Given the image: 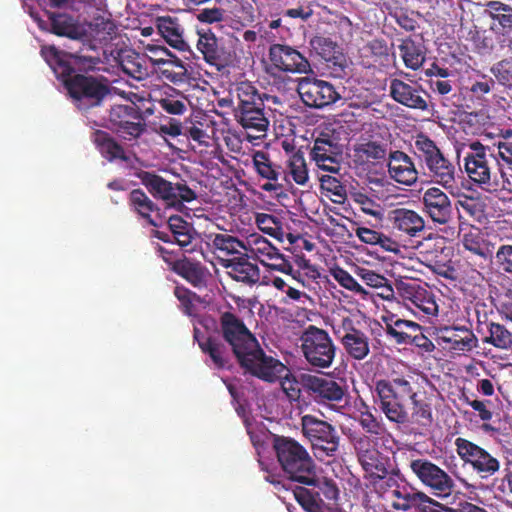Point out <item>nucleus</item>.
<instances>
[{"label":"nucleus","mask_w":512,"mask_h":512,"mask_svg":"<svg viewBox=\"0 0 512 512\" xmlns=\"http://www.w3.org/2000/svg\"><path fill=\"white\" fill-rule=\"evenodd\" d=\"M221 326L224 338L239 363L252 375L270 383L276 382L283 375H288V367L279 359L265 354L254 335L235 315L223 313Z\"/></svg>","instance_id":"nucleus-1"},{"label":"nucleus","mask_w":512,"mask_h":512,"mask_svg":"<svg viewBox=\"0 0 512 512\" xmlns=\"http://www.w3.org/2000/svg\"><path fill=\"white\" fill-rule=\"evenodd\" d=\"M41 55L56 77L61 78L65 87L79 109L98 105L108 93L107 82L83 75L71 76L73 71L69 58L74 57L56 49L54 46H43Z\"/></svg>","instance_id":"nucleus-2"},{"label":"nucleus","mask_w":512,"mask_h":512,"mask_svg":"<svg viewBox=\"0 0 512 512\" xmlns=\"http://www.w3.org/2000/svg\"><path fill=\"white\" fill-rule=\"evenodd\" d=\"M464 157V168L469 179L487 192L511 191L512 182L497 161L495 151L479 141L469 144Z\"/></svg>","instance_id":"nucleus-3"},{"label":"nucleus","mask_w":512,"mask_h":512,"mask_svg":"<svg viewBox=\"0 0 512 512\" xmlns=\"http://www.w3.org/2000/svg\"><path fill=\"white\" fill-rule=\"evenodd\" d=\"M416 384V377L412 374L394 376L391 379L376 381L374 387L375 399L380 410L386 418L397 424H404L408 413L402 399L412 392V385Z\"/></svg>","instance_id":"nucleus-4"},{"label":"nucleus","mask_w":512,"mask_h":512,"mask_svg":"<svg viewBox=\"0 0 512 512\" xmlns=\"http://www.w3.org/2000/svg\"><path fill=\"white\" fill-rule=\"evenodd\" d=\"M274 449L281 467L291 480L299 483L313 480V460L298 442L291 438L277 437Z\"/></svg>","instance_id":"nucleus-5"},{"label":"nucleus","mask_w":512,"mask_h":512,"mask_svg":"<svg viewBox=\"0 0 512 512\" xmlns=\"http://www.w3.org/2000/svg\"><path fill=\"white\" fill-rule=\"evenodd\" d=\"M414 147L435 183L449 190L456 186V168L428 136L415 137Z\"/></svg>","instance_id":"nucleus-6"},{"label":"nucleus","mask_w":512,"mask_h":512,"mask_svg":"<svg viewBox=\"0 0 512 512\" xmlns=\"http://www.w3.org/2000/svg\"><path fill=\"white\" fill-rule=\"evenodd\" d=\"M301 350L306 361L314 368H329L336 355V346L329 334L310 326L301 337Z\"/></svg>","instance_id":"nucleus-7"},{"label":"nucleus","mask_w":512,"mask_h":512,"mask_svg":"<svg viewBox=\"0 0 512 512\" xmlns=\"http://www.w3.org/2000/svg\"><path fill=\"white\" fill-rule=\"evenodd\" d=\"M301 425L302 432L310 441L318 459L335 454L339 446V436L331 424L307 414L301 418Z\"/></svg>","instance_id":"nucleus-8"},{"label":"nucleus","mask_w":512,"mask_h":512,"mask_svg":"<svg viewBox=\"0 0 512 512\" xmlns=\"http://www.w3.org/2000/svg\"><path fill=\"white\" fill-rule=\"evenodd\" d=\"M409 467L416 478L432 492V495L445 499L452 494L455 483L452 477L435 463L424 458L412 459Z\"/></svg>","instance_id":"nucleus-9"},{"label":"nucleus","mask_w":512,"mask_h":512,"mask_svg":"<svg viewBox=\"0 0 512 512\" xmlns=\"http://www.w3.org/2000/svg\"><path fill=\"white\" fill-rule=\"evenodd\" d=\"M454 445L459 458L464 464L471 466L481 479H488L500 470V461L474 442L457 437Z\"/></svg>","instance_id":"nucleus-10"},{"label":"nucleus","mask_w":512,"mask_h":512,"mask_svg":"<svg viewBox=\"0 0 512 512\" xmlns=\"http://www.w3.org/2000/svg\"><path fill=\"white\" fill-rule=\"evenodd\" d=\"M310 488L296 487L292 490L294 498L307 512H324L325 504L321 495L327 500H336L338 488L332 480L317 477L313 470V480L305 483Z\"/></svg>","instance_id":"nucleus-11"},{"label":"nucleus","mask_w":512,"mask_h":512,"mask_svg":"<svg viewBox=\"0 0 512 512\" xmlns=\"http://www.w3.org/2000/svg\"><path fill=\"white\" fill-rule=\"evenodd\" d=\"M333 328L335 335L351 358L363 360L369 355V338L366 333L355 326L352 318L349 316L342 317Z\"/></svg>","instance_id":"nucleus-12"},{"label":"nucleus","mask_w":512,"mask_h":512,"mask_svg":"<svg viewBox=\"0 0 512 512\" xmlns=\"http://www.w3.org/2000/svg\"><path fill=\"white\" fill-rule=\"evenodd\" d=\"M342 145L332 136L321 134L310 150L311 160L324 171L337 173L342 159Z\"/></svg>","instance_id":"nucleus-13"},{"label":"nucleus","mask_w":512,"mask_h":512,"mask_svg":"<svg viewBox=\"0 0 512 512\" xmlns=\"http://www.w3.org/2000/svg\"><path fill=\"white\" fill-rule=\"evenodd\" d=\"M297 91L305 105L314 108L328 106L340 98L332 84L309 77L299 80Z\"/></svg>","instance_id":"nucleus-14"},{"label":"nucleus","mask_w":512,"mask_h":512,"mask_svg":"<svg viewBox=\"0 0 512 512\" xmlns=\"http://www.w3.org/2000/svg\"><path fill=\"white\" fill-rule=\"evenodd\" d=\"M269 61L272 68L282 72L298 74H309L312 72L307 58L288 45H271L269 48Z\"/></svg>","instance_id":"nucleus-15"},{"label":"nucleus","mask_w":512,"mask_h":512,"mask_svg":"<svg viewBox=\"0 0 512 512\" xmlns=\"http://www.w3.org/2000/svg\"><path fill=\"white\" fill-rule=\"evenodd\" d=\"M351 151V159L355 166L368 171L386 159L388 145L361 135L352 145Z\"/></svg>","instance_id":"nucleus-16"},{"label":"nucleus","mask_w":512,"mask_h":512,"mask_svg":"<svg viewBox=\"0 0 512 512\" xmlns=\"http://www.w3.org/2000/svg\"><path fill=\"white\" fill-rule=\"evenodd\" d=\"M420 203L423 212L437 224H447L453 214L452 202L448 195L436 186L422 189Z\"/></svg>","instance_id":"nucleus-17"},{"label":"nucleus","mask_w":512,"mask_h":512,"mask_svg":"<svg viewBox=\"0 0 512 512\" xmlns=\"http://www.w3.org/2000/svg\"><path fill=\"white\" fill-rule=\"evenodd\" d=\"M402 296L406 307L419 319L431 318L438 314V305L433 294L417 284L403 287Z\"/></svg>","instance_id":"nucleus-18"},{"label":"nucleus","mask_w":512,"mask_h":512,"mask_svg":"<svg viewBox=\"0 0 512 512\" xmlns=\"http://www.w3.org/2000/svg\"><path fill=\"white\" fill-rule=\"evenodd\" d=\"M359 462L367 476L374 480L384 479L388 474L389 458L382 455L368 438L356 444Z\"/></svg>","instance_id":"nucleus-19"},{"label":"nucleus","mask_w":512,"mask_h":512,"mask_svg":"<svg viewBox=\"0 0 512 512\" xmlns=\"http://www.w3.org/2000/svg\"><path fill=\"white\" fill-rule=\"evenodd\" d=\"M389 92L392 99L403 106L421 111L428 109L426 92L416 82L406 83L400 79H392Z\"/></svg>","instance_id":"nucleus-20"},{"label":"nucleus","mask_w":512,"mask_h":512,"mask_svg":"<svg viewBox=\"0 0 512 512\" xmlns=\"http://www.w3.org/2000/svg\"><path fill=\"white\" fill-rule=\"evenodd\" d=\"M388 174L395 182L413 186L418 180V171L410 156L402 151H392L388 155Z\"/></svg>","instance_id":"nucleus-21"},{"label":"nucleus","mask_w":512,"mask_h":512,"mask_svg":"<svg viewBox=\"0 0 512 512\" xmlns=\"http://www.w3.org/2000/svg\"><path fill=\"white\" fill-rule=\"evenodd\" d=\"M392 494L396 499L393 503V507L403 512L412 510L415 512H423L431 498L425 492L407 486L398 487L392 491Z\"/></svg>","instance_id":"nucleus-22"},{"label":"nucleus","mask_w":512,"mask_h":512,"mask_svg":"<svg viewBox=\"0 0 512 512\" xmlns=\"http://www.w3.org/2000/svg\"><path fill=\"white\" fill-rule=\"evenodd\" d=\"M237 121L247 132V138L251 141L260 139L266 135L269 120L264 112V106L238 112Z\"/></svg>","instance_id":"nucleus-23"},{"label":"nucleus","mask_w":512,"mask_h":512,"mask_svg":"<svg viewBox=\"0 0 512 512\" xmlns=\"http://www.w3.org/2000/svg\"><path fill=\"white\" fill-rule=\"evenodd\" d=\"M305 384L314 398L322 403L339 402L345 394L342 386L330 379L308 376Z\"/></svg>","instance_id":"nucleus-24"},{"label":"nucleus","mask_w":512,"mask_h":512,"mask_svg":"<svg viewBox=\"0 0 512 512\" xmlns=\"http://www.w3.org/2000/svg\"><path fill=\"white\" fill-rule=\"evenodd\" d=\"M139 178L155 198H159L164 202L166 208L172 209L175 206L176 196L174 192L176 188L174 184L154 173L146 171L141 172Z\"/></svg>","instance_id":"nucleus-25"},{"label":"nucleus","mask_w":512,"mask_h":512,"mask_svg":"<svg viewBox=\"0 0 512 512\" xmlns=\"http://www.w3.org/2000/svg\"><path fill=\"white\" fill-rule=\"evenodd\" d=\"M388 221L394 229L410 236H415L425 227V222L422 216H420L416 211L406 208L391 210L388 213Z\"/></svg>","instance_id":"nucleus-26"},{"label":"nucleus","mask_w":512,"mask_h":512,"mask_svg":"<svg viewBox=\"0 0 512 512\" xmlns=\"http://www.w3.org/2000/svg\"><path fill=\"white\" fill-rule=\"evenodd\" d=\"M441 340L456 352H469L478 346L475 334L464 326L445 328Z\"/></svg>","instance_id":"nucleus-27"},{"label":"nucleus","mask_w":512,"mask_h":512,"mask_svg":"<svg viewBox=\"0 0 512 512\" xmlns=\"http://www.w3.org/2000/svg\"><path fill=\"white\" fill-rule=\"evenodd\" d=\"M130 204L142 218L153 226H161L164 217L153 201L140 189H134L129 196Z\"/></svg>","instance_id":"nucleus-28"},{"label":"nucleus","mask_w":512,"mask_h":512,"mask_svg":"<svg viewBox=\"0 0 512 512\" xmlns=\"http://www.w3.org/2000/svg\"><path fill=\"white\" fill-rule=\"evenodd\" d=\"M168 226L172 237L177 244L185 249L186 252L194 251L197 245V233L194 228L179 216L170 215L168 217Z\"/></svg>","instance_id":"nucleus-29"},{"label":"nucleus","mask_w":512,"mask_h":512,"mask_svg":"<svg viewBox=\"0 0 512 512\" xmlns=\"http://www.w3.org/2000/svg\"><path fill=\"white\" fill-rule=\"evenodd\" d=\"M487 13L492 19L491 29L496 33L508 35L512 33V7L500 1H490Z\"/></svg>","instance_id":"nucleus-30"},{"label":"nucleus","mask_w":512,"mask_h":512,"mask_svg":"<svg viewBox=\"0 0 512 512\" xmlns=\"http://www.w3.org/2000/svg\"><path fill=\"white\" fill-rule=\"evenodd\" d=\"M281 180L290 184L291 180L304 186L309 181V173L304 155L301 152L291 154L285 162Z\"/></svg>","instance_id":"nucleus-31"},{"label":"nucleus","mask_w":512,"mask_h":512,"mask_svg":"<svg viewBox=\"0 0 512 512\" xmlns=\"http://www.w3.org/2000/svg\"><path fill=\"white\" fill-rule=\"evenodd\" d=\"M386 333L395 339L399 344L410 343L413 339L412 333L420 330V326L413 321L398 319L394 315L384 317Z\"/></svg>","instance_id":"nucleus-32"},{"label":"nucleus","mask_w":512,"mask_h":512,"mask_svg":"<svg viewBox=\"0 0 512 512\" xmlns=\"http://www.w3.org/2000/svg\"><path fill=\"white\" fill-rule=\"evenodd\" d=\"M277 248L265 237L258 233L247 236L244 240V252L248 257L255 258L260 263L268 262L276 254Z\"/></svg>","instance_id":"nucleus-33"},{"label":"nucleus","mask_w":512,"mask_h":512,"mask_svg":"<svg viewBox=\"0 0 512 512\" xmlns=\"http://www.w3.org/2000/svg\"><path fill=\"white\" fill-rule=\"evenodd\" d=\"M157 28L161 36L173 48L185 51L188 48L183 39V29L179 23L171 17H160L157 20Z\"/></svg>","instance_id":"nucleus-34"},{"label":"nucleus","mask_w":512,"mask_h":512,"mask_svg":"<svg viewBox=\"0 0 512 512\" xmlns=\"http://www.w3.org/2000/svg\"><path fill=\"white\" fill-rule=\"evenodd\" d=\"M234 98L237 101L236 114L245 110L264 106L262 95L258 93L256 88L248 83L241 82L235 85Z\"/></svg>","instance_id":"nucleus-35"},{"label":"nucleus","mask_w":512,"mask_h":512,"mask_svg":"<svg viewBox=\"0 0 512 512\" xmlns=\"http://www.w3.org/2000/svg\"><path fill=\"white\" fill-rule=\"evenodd\" d=\"M399 55L404 65L411 70L420 69L426 59V52L420 43H416L412 39H404L398 46Z\"/></svg>","instance_id":"nucleus-36"},{"label":"nucleus","mask_w":512,"mask_h":512,"mask_svg":"<svg viewBox=\"0 0 512 512\" xmlns=\"http://www.w3.org/2000/svg\"><path fill=\"white\" fill-rule=\"evenodd\" d=\"M49 25L51 32L59 36L78 39L82 35V31L73 17L67 14H51Z\"/></svg>","instance_id":"nucleus-37"},{"label":"nucleus","mask_w":512,"mask_h":512,"mask_svg":"<svg viewBox=\"0 0 512 512\" xmlns=\"http://www.w3.org/2000/svg\"><path fill=\"white\" fill-rule=\"evenodd\" d=\"M228 274L236 281L254 284L259 279V269L247 260L230 261L227 265Z\"/></svg>","instance_id":"nucleus-38"},{"label":"nucleus","mask_w":512,"mask_h":512,"mask_svg":"<svg viewBox=\"0 0 512 512\" xmlns=\"http://www.w3.org/2000/svg\"><path fill=\"white\" fill-rule=\"evenodd\" d=\"M208 239L212 247L225 256L241 254L244 251V240L227 233L209 234Z\"/></svg>","instance_id":"nucleus-39"},{"label":"nucleus","mask_w":512,"mask_h":512,"mask_svg":"<svg viewBox=\"0 0 512 512\" xmlns=\"http://www.w3.org/2000/svg\"><path fill=\"white\" fill-rule=\"evenodd\" d=\"M94 143L103 157L112 160L126 161L128 158L122 149L106 132L96 131L93 137Z\"/></svg>","instance_id":"nucleus-40"},{"label":"nucleus","mask_w":512,"mask_h":512,"mask_svg":"<svg viewBox=\"0 0 512 512\" xmlns=\"http://www.w3.org/2000/svg\"><path fill=\"white\" fill-rule=\"evenodd\" d=\"M252 163L257 174L268 181L281 180L282 172L264 151H255L252 155Z\"/></svg>","instance_id":"nucleus-41"},{"label":"nucleus","mask_w":512,"mask_h":512,"mask_svg":"<svg viewBox=\"0 0 512 512\" xmlns=\"http://www.w3.org/2000/svg\"><path fill=\"white\" fill-rule=\"evenodd\" d=\"M162 78L174 84L183 83L187 80V67L177 57L173 56L166 63H162L157 71Z\"/></svg>","instance_id":"nucleus-42"},{"label":"nucleus","mask_w":512,"mask_h":512,"mask_svg":"<svg viewBox=\"0 0 512 512\" xmlns=\"http://www.w3.org/2000/svg\"><path fill=\"white\" fill-rule=\"evenodd\" d=\"M91 36L100 43H106L116 33V25L109 16H98L89 25Z\"/></svg>","instance_id":"nucleus-43"},{"label":"nucleus","mask_w":512,"mask_h":512,"mask_svg":"<svg viewBox=\"0 0 512 512\" xmlns=\"http://www.w3.org/2000/svg\"><path fill=\"white\" fill-rule=\"evenodd\" d=\"M186 101V97L181 92L169 87L159 100V105L168 114L182 115L187 110Z\"/></svg>","instance_id":"nucleus-44"},{"label":"nucleus","mask_w":512,"mask_h":512,"mask_svg":"<svg viewBox=\"0 0 512 512\" xmlns=\"http://www.w3.org/2000/svg\"><path fill=\"white\" fill-rule=\"evenodd\" d=\"M197 49L208 63L215 64L220 58L217 38L211 32L199 33Z\"/></svg>","instance_id":"nucleus-45"},{"label":"nucleus","mask_w":512,"mask_h":512,"mask_svg":"<svg viewBox=\"0 0 512 512\" xmlns=\"http://www.w3.org/2000/svg\"><path fill=\"white\" fill-rule=\"evenodd\" d=\"M489 336L484 339L485 343L491 344L498 349H510L512 346V334L503 325L491 322L488 325Z\"/></svg>","instance_id":"nucleus-46"},{"label":"nucleus","mask_w":512,"mask_h":512,"mask_svg":"<svg viewBox=\"0 0 512 512\" xmlns=\"http://www.w3.org/2000/svg\"><path fill=\"white\" fill-rule=\"evenodd\" d=\"M417 396L414 384L412 392L407 395L412 402V418L416 423L426 426L432 422L431 407L425 401L419 400Z\"/></svg>","instance_id":"nucleus-47"},{"label":"nucleus","mask_w":512,"mask_h":512,"mask_svg":"<svg viewBox=\"0 0 512 512\" xmlns=\"http://www.w3.org/2000/svg\"><path fill=\"white\" fill-rule=\"evenodd\" d=\"M330 274L333 277V279L343 288H345L355 294L361 295L362 298H364V299L368 296V294H369L368 291L364 287H362L355 280V278L349 272L344 270L343 268H340V267L333 268V269H331Z\"/></svg>","instance_id":"nucleus-48"},{"label":"nucleus","mask_w":512,"mask_h":512,"mask_svg":"<svg viewBox=\"0 0 512 512\" xmlns=\"http://www.w3.org/2000/svg\"><path fill=\"white\" fill-rule=\"evenodd\" d=\"M195 339L198 341L200 348L204 353H207L213 361L215 367L223 368L226 364V360L223 356V347L215 339L207 338L200 340L198 330L195 329Z\"/></svg>","instance_id":"nucleus-49"},{"label":"nucleus","mask_w":512,"mask_h":512,"mask_svg":"<svg viewBox=\"0 0 512 512\" xmlns=\"http://www.w3.org/2000/svg\"><path fill=\"white\" fill-rule=\"evenodd\" d=\"M321 188L326 191L330 200L337 204L345 202L347 194L346 188L334 176L324 175L320 178Z\"/></svg>","instance_id":"nucleus-50"},{"label":"nucleus","mask_w":512,"mask_h":512,"mask_svg":"<svg viewBox=\"0 0 512 512\" xmlns=\"http://www.w3.org/2000/svg\"><path fill=\"white\" fill-rule=\"evenodd\" d=\"M109 119L112 129H115L124 124V121L138 120V112L134 104H114L111 107Z\"/></svg>","instance_id":"nucleus-51"},{"label":"nucleus","mask_w":512,"mask_h":512,"mask_svg":"<svg viewBox=\"0 0 512 512\" xmlns=\"http://www.w3.org/2000/svg\"><path fill=\"white\" fill-rule=\"evenodd\" d=\"M276 382H279L281 391L291 403L300 399L301 384L289 368L288 375L279 377Z\"/></svg>","instance_id":"nucleus-52"},{"label":"nucleus","mask_w":512,"mask_h":512,"mask_svg":"<svg viewBox=\"0 0 512 512\" xmlns=\"http://www.w3.org/2000/svg\"><path fill=\"white\" fill-rule=\"evenodd\" d=\"M121 66L125 73L136 79H141L146 74V70L141 63V58L132 51L123 53Z\"/></svg>","instance_id":"nucleus-53"},{"label":"nucleus","mask_w":512,"mask_h":512,"mask_svg":"<svg viewBox=\"0 0 512 512\" xmlns=\"http://www.w3.org/2000/svg\"><path fill=\"white\" fill-rule=\"evenodd\" d=\"M362 408L359 409L357 420L361 427L370 434L379 435L383 432L382 424L370 411L369 407L362 403Z\"/></svg>","instance_id":"nucleus-54"},{"label":"nucleus","mask_w":512,"mask_h":512,"mask_svg":"<svg viewBox=\"0 0 512 512\" xmlns=\"http://www.w3.org/2000/svg\"><path fill=\"white\" fill-rule=\"evenodd\" d=\"M353 200L356 205L359 206L362 212L367 215L374 217L375 219H381L383 211L381 206L367 194L362 192H356L353 194Z\"/></svg>","instance_id":"nucleus-55"},{"label":"nucleus","mask_w":512,"mask_h":512,"mask_svg":"<svg viewBox=\"0 0 512 512\" xmlns=\"http://www.w3.org/2000/svg\"><path fill=\"white\" fill-rule=\"evenodd\" d=\"M463 247L475 255L486 258L488 247L479 233L465 234L462 240Z\"/></svg>","instance_id":"nucleus-56"},{"label":"nucleus","mask_w":512,"mask_h":512,"mask_svg":"<svg viewBox=\"0 0 512 512\" xmlns=\"http://www.w3.org/2000/svg\"><path fill=\"white\" fill-rule=\"evenodd\" d=\"M492 149L496 153L499 164L512 171V139L499 140L492 145Z\"/></svg>","instance_id":"nucleus-57"},{"label":"nucleus","mask_w":512,"mask_h":512,"mask_svg":"<svg viewBox=\"0 0 512 512\" xmlns=\"http://www.w3.org/2000/svg\"><path fill=\"white\" fill-rule=\"evenodd\" d=\"M197 19L201 23L221 25L222 23L228 22L229 15L226 10L222 8L213 7L202 9L197 14Z\"/></svg>","instance_id":"nucleus-58"},{"label":"nucleus","mask_w":512,"mask_h":512,"mask_svg":"<svg viewBox=\"0 0 512 512\" xmlns=\"http://www.w3.org/2000/svg\"><path fill=\"white\" fill-rule=\"evenodd\" d=\"M354 274L361 278L366 285L372 288H380L386 285V278L373 270L367 269L362 266H355Z\"/></svg>","instance_id":"nucleus-59"},{"label":"nucleus","mask_w":512,"mask_h":512,"mask_svg":"<svg viewBox=\"0 0 512 512\" xmlns=\"http://www.w3.org/2000/svg\"><path fill=\"white\" fill-rule=\"evenodd\" d=\"M145 50L146 56L155 66L157 71L159 70V66H162V63H166L174 56L167 48L159 45L149 44L146 46Z\"/></svg>","instance_id":"nucleus-60"},{"label":"nucleus","mask_w":512,"mask_h":512,"mask_svg":"<svg viewBox=\"0 0 512 512\" xmlns=\"http://www.w3.org/2000/svg\"><path fill=\"white\" fill-rule=\"evenodd\" d=\"M263 265L272 270L282 272L290 276L292 279L296 278L294 273L297 272L294 270L292 264L278 251V249L276 250V254L271 256V259H269L268 262H264Z\"/></svg>","instance_id":"nucleus-61"},{"label":"nucleus","mask_w":512,"mask_h":512,"mask_svg":"<svg viewBox=\"0 0 512 512\" xmlns=\"http://www.w3.org/2000/svg\"><path fill=\"white\" fill-rule=\"evenodd\" d=\"M495 261L498 268L512 275V244H503L495 253Z\"/></svg>","instance_id":"nucleus-62"},{"label":"nucleus","mask_w":512,"mask_h":512,"mask_svg":"<svg viewBox=\"0 0 512 512\" xmlns=\"http://www.w3.org/2000/svg\"><path fill=\"white\" fill-rule=\"evenodd\" d=\"M492 73L494 76L500 81L502 84L507 86H512V61L511 60H502L495 64L492 69Z\"/></svg>","instance_id":"nucleus-63"},{"label":"nucleus","mask_w":512,"mask_h":512,"mask_svg":"<svg viewBox=\"0 0 512 512\" xmlns=\"http://www.w3.org/2000/svg\"><path fill=\"white\" fill-rule=\"evenodd\" d=\"M122 138L131 140L139 137L144 128L143 125L138 120H128L124 121L120 127L114 129Z\"/></svg>","instance_id":"nucleus-64"}]
</instances>
